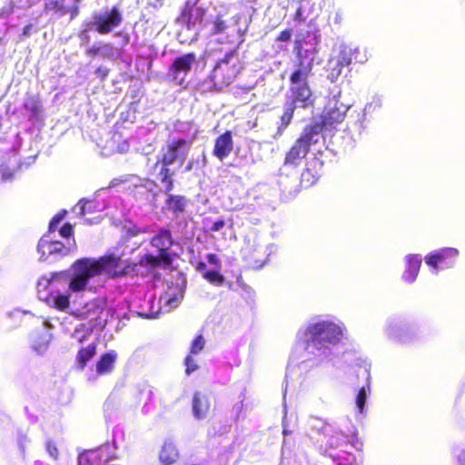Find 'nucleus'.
<instances>
[{
	"label": "nucleus",
	"mask_w": 465,
	"mask_h": 465,
	"mask_svg": "<svg viewBox=\"0 0 465 465\" xmlns=\"http://www.w3.org/2000/svg\"><path fill=\"white\" fill-rule=\"evenodd\" d=\"M329 446H330L331 448H333V447L337 446V444H334L333 442H330Z\"/></svg>",
	"instance_id": "nucleus-47"
},
{
	"label": "nucleus",
	"mask_w": 465,
	"mask_h": 465,
	"mask_svg": "<svg viewBox=\"0 0 465 465\" xmlns=\"http://www.w3.org/2000/svg\"><path fill=\"white\" fill-rule=\"evenodd\" d=\"M192 142L184 138H176L171 141L162 150V153L157 157L156 165H163L171 167V165L178 161L183 163L191 149Z\"/></svg>",
	"instance_id": "nucleus-8"
},
{
	"label": "nucleus",
	"mask_w": 465,
	"mask_h": 465,
	"mask_svg": "<svg viewBox=\"0 0 465 465\" xmlns=\"http://www.w3.org/2000/svg\"><path fill=\"white\" fill-rule=\"evenodd\" d=\"M50 453H51V455L56 456L58 451H57L56 448L54 447L52 450H50Z\"/></svg>",
	"instance_id": "nucleus-46"
},
{
	"label": "nucleus",
	"mask_w": 465,
	"mask_h": 465,
	"mask_svg": "<svg viewBox=\"0 0 465 465\" xmlns=\"http://www.w3.org/2000/svg\"><path fill=\"white\" fill-rule=\"evenodd\" d=\"M146 232H149V229L147 227H143V228L137 229L136 232L133 234L136 235L138 233H146Z\"/></svg>",
	"instance_id": "nucleus-45"
},
{
	"label": "nucleus",
	"mask_w": 465,
	"mask_h": 465,
	"mask_svg": "<svg viewBox=\"0 0 465 465\" xmlns=\"http://www.w3.org/2000/svg\"><path fill=\"white\" fill-rule=\"evenodd\" d=\"M292 34V29H291V28L282 30L278 35L276 40L279 42H288L291 40Z\"/></svg>",
	"instance_id": "nucleus-34"
},
{
	"label": "nucleus",
	"mask_w": 465,
	"mask_h": 465,
	"mask_svg": "<svg viewBox=\"0 0 465 465\" xmlns=\"http://www.w3.org/2000/svg\"><path fill=\"white\" fill-rule=\"evenodd\" d=\"M308 341L316 350L328 349L338 344L342 337L341 329L333 322H317L307 331Z\"/></svg>",
	"instance_id": "nucleus-6"
},
{
	"label": "nucleus",
	"mask_w": 465,
	"mask_h": 465,
	"mask_svg": "<svg viewBox=\"0 0 465 465\" xmlns=\"http://www.w3.org/2000/svg\"><path fill=\"white\" fill-rule=\"evenodd\" d=\"M322 168L323 162L320 158L314 156L307 160L300 175L299 187L290 191L284 188L282 193L289 196H293L302 189H309L314 186L322 175Z\"/></svg>",
	"instance_id": "nucleus-9"
},
{
	"label": "nucleus",
	"mask_w": 465,
	"mask_h": 465,
	"mask_svg": "<svg viewBox=\"0 0 465 465\" xmlns=\"http://www.w3.org/2000/svg\"><path fill=\"white\" fill-rule=\"evenodd\" d=\"M122 259L114 253H108L94 258H81L76 260L73 265V275L68 284V290L72 292H84L91 278L105 274L107 278H120V267Z\"/></svg>",
	"instance_id": "nucleus-2"
},
{
	"label": "nucleus",
	"mask_w": 465,
	"mask_h": 465,
	"mask_svg": "<svg viewBox=\"0 0 465 465\" xmlns=\"http://www.w3.org/2000/svg\"><path fill=\"white\" fill-rule=\"evenodd\" d=\"M70 20L74 19L79 15V5H74L69 9Z\"/></svg>",
	"instance_id": "nucleus-40"
},
{
	"label": "nucleus",
	"mask_w": 465,
	"mask_h": 465,
	"mask_svg": "<svg viewBox=\"0 0 465 465\" xmlns=\"http://www.w3.org/2000/svg\"><path fill=\"white\" fill-rule=\"evenodd\" d=\"M193 168V160H190L185 167H184V172H190L192 169Z\"/></svg>",
	"instance_id": "nucleus-44"
},
{
	"label": "nucleus",
	"mask_w": 465,
	"mask_h": 465,
	"mask_svg": "<svg viewBox=\"0 0 465 465\" xmlns=\"http://www.w3.org/2000/svg\"><path fill=\"white\" fill-rule=\"evenodd\" d=\"M81 0H74V2L76 3L75 5H78V3L80 2Z\"/></svg>",
	"instance_id": "nucleus-48"
},
{
	"label": "nucleus",
	"mask_w": 465,
	"mask_h": 465,
	"mask_svg": "<svg viewBox=\"0 0 465 465\" xmlns=\"http://www.w3.org/2000/svg\"><path fill=\"white\" fill-rule=\"evenodd\" d=\"M62 237L69 238L74 235V226L70 223H64L59 230Z\"/></svg>",
	"instance_id": "nucleus-33"
},
{
	"label": "nucleus",
	"mask_w": 465,
	"mask_h": 465,
	"mask_svg": "<svg viewBox=\"0 0 465 465\" xmlns=\"http://www.w3.org/2000/svg\"><path fill=\"white\" fill-rule=\"evenodd\" d=\"M206 258L210 264H213L218 268L221 267V261L215 253H209L207 254Z\"/></svg>",
	"instance_id": "nucleus-37"
},
{
	"label": "nucleus",
	"mask_w": 465,
	"mask_h": 465,
	"mask_svg": "<svg viewBox=\"0 0 465 465\" xmlns=\"http://www.w3.org/2000/svg\"><path fill=\"white\" fill-rule=\"evenodd\" d=\"M204 15L205 9L203 7L198 6L196 2L186 1L178 20L188 26H194L203 23Z\"/></svg>",
	"instance_id": "nucleus-15"
},
{
	"label": "nucleus",
	"mask_w": 465,
	"mask_h": 465,
	"mask_svg": "<svg viewBox=\"0 0 465 465\" xmlns=\"http://www.w3.org/2000/svg\"><path fill=\"white\" fill-rule=\"evenodd\" d=\"M347 108L337 100L329 101L321 114V122L310 124L309 125H318L320 128L319 135L324 128H331L334 125L343 122Z\"/></svg>",
	"instance_id": "nucleus-10"
},
{
	"label": "nucleus",
	"mask_w": 465,
	"mask_h": 465,
	"mask_svg": "<svg viewBox=\"0 0 465 465\" xmlns=\"http://www.w3.org/2000/svg\"><path fill=\"white\" fill-rule=\"evenodd\" d=\"M457 460L460 465H465V450L460 453Z\"/></svg>",
	"instance_id": "nucleus-42"
},
{
	"label": "nucleus",
	"mask_w": 465,
	"mask_h": 465,
	"mask_svg": "<svg viewBox=\"0 0 465 465\" xmlns=\"http://www.w3.org/2000/svg\"><path fill=\"white\" fill-rule=\"evenodd\" d=\"M100 51L101 48L99 46H90L86 49L85 53L87 55L95 56L100 53Z\"/></svg>",
	"instance_id": "nucleus-38"
},
{
	"label": "nucleus",
	"mask_w": 465,
	"mask_h": 465,
	"mask_svg": "<svg viewBox=\"0 0 465 465\" xmlns=\"http://www.w3.org/2000/svg\"><path fill=\"white\" fill-rule=\"evenodd\" d=\"M319 131L318 125H306L285 153L283 165L298 167L310 153L311 147L319 142Z\"/></svg>",
	"instance_id": "nucleus-5"
},
{
	"label": "nucleus",
	"mask_w": 465,
	"mask_h": 465,
	"mask_svg": "<svg viewBox=\"0 0 465 465\" xmlns=\"http://www.w3.org/2000/svg\"><path fill=\"white\" fill-rule=\"evenodd\" d=\"M116 360V353L112 351L103 354L96 362V372L99 375H104L111 372Z\"/></svg>",
	"instance_id": "nucleus-23"
},
{
	"label": "nucleus",
	"mask_w": 465,
	"mask_h": 465,
	"mask_svg": "<svg viewBox=\"0 0 465 465\" xmlns=\"http://www.w3.org/2000/svg\"><path fill=\"white\" fill-rule=\"evenodd\" d=\"M25 110L30 112V119H37L42 111V103L38 96L31 95L26 97L23 104Z\"/></svg>",
	"instance_id": "nucleus-25"
},
{
	"label": "nucleus",
	"mask_w": 465,
	"mask_h": 465,
	"mask_svg": "<svg viewBox=\"0 0 465 465\" xmlns=\"http://www.w3.org/2000/svg\"><path fill=\"white\" fill-rule=\"evenodd\" d=\"M109 72L110 70L104 66H99L95 70L97 77H99L101 80H104L108 76Z\"/></svg>",
	"instance_id": "nucleus-36"
},
{
	"label": "nucleus",
	"mask_w": 465,
	"mask_h": 465,
	"mask_svg": "<svg viewBox=\"0 0 465 465\" xmlns=\"http://www.w3.org/2000/svg\"><path fill=\"white\" fill-rule=\"evenodd\" d=\"M204 345H205V341H204L203 335L202 334L196 335L191 343L190 354L191 355L198 354L199 352H201L203 350Z\"/></svg>",
	"instance_id": "nucleus-29"
},
{
	"label": "nucleus",
	"mask_w": 465,
	"mask_h": 465,
	"mask_svg": "<svg viewBox=\"0 0 465 465\" xmlns=\"http://www.w3.org/2000/svg\"><path fill=\"white\" fill-rule=\"evenodd\" d=\"M153 173L155 177V181H153L154 186H162L166 193H169L174 189V176L175 170L172 167L156 165L154 163L153 165Z\"/></svg>",
	"instance_id": "nucleus-16"
},
{
	"label": "nucleus",
	"mask_w": 465,
	"mask_h": 465,
	"mask_svg": "<svg viewBox=\"0 0 465 465\" xmlns=\"http://www.w3.org/2000/svg\"><path fill=\"white\" fill-rule=\"evenodd\" d=\"M162 463L171 465L174 463L178 458V450L172 443H164L159 454Z\"/></svg>",
	"instance_id": "nucleus-24"
},
{
	"label": "nucleus",
	"mask_w": 465,
	"mask_h": 465,
	"mask_svg": "<svg viewBox=\"0 0 465 465\" xmlns=\"http://www.w3.org/2000/svg\"><path fill=\"white\" fill-rule=\"evenodd\" d=\"M39 246L42 248H47L50 254H66L67 252L66 247L61 242H47L42 239Z\"/></svg>",
	"instance_id": "nucleus-27"
},
{
	"label": "nucleus",
	"mask_w": 465,
	"mask_h": 465,
	"mask_svg": "<svg viewBox=\"0 0 465 465\" xmlns=\"http://www.w3.org/2000/svg\"><path fill=\"white\" fill-rule=\"evenodd\" d=\"M195 269L197 270V272L203 273L204 272H206V264L203 262H197Z\"/></svg>",
	"instance_id": "nucleus-41"
},
{
	"label": "nucleus",
	"mask_w": 465,
	"mask_h": 465,
	"mask_svg": "<svg viewBox=\"0 0 465 465\" xmlns=\"http://www.w3.org/2000/svg\"><path fill=\"white\" fill-rule=\"evenodd\" d=\"M96 344L94 342L88 344L86 347H81L75 357L76 369L83 371L87 362L96 354Z\"/></svg>",
	"instance_id": "nucleus-21"
},
{
	"label": "nucleus",
	"mask_w": 465,
	"mask_h": 465,
	"mask_svg": "<svg viewBox=\"0 0 465 465\" xmlns=\"http://www.w3.org/2000/svg\"><path fill=\"white\" fill-rule=\"evenodd\" d=\"M366 391L364 388L360 389L356 397V404L361 411H363L365 402H366Z\"/></svg>",
	"instance_id": "nucleus-32"
},
{
	"label": "nucleus",
	"mask_w": 465,
	"mask_h": 465,
	"mask_svg": "<svg viewBox=\"0 0 465 465\" xmlns=\"http://www.w3.org/2000/svg\"><path fill=\"white\" fill-rule=\"evenodd\" d=\"M227 28V25L224 20H223L221 15H217L213 22V34L218 35L224 32Z\"/></svg>",
	"instance_id": "nucleus-30"
},
{
	"label": "nucleus",
	"mask_w": 465,
	"mask_h": 465,
	"mask_svg": "<svg viewBox=\"0 0 465 465\" xmlns=\"http://www.w3.org/2000/svg\"><path fill=\"white\" fill-rule=\"evenodd\" d=\"M459 251L455 248H442L425 256L428 266L438 270L452 267L458 261Z\"/></svg>",
	"instance_id": "nucleus-11"
},
{
	"label": "nucleus",
	"mask_w": 465,
	"mask_h": 465,
	"mask_svg": "<svg viewBox=\"0 0 465 465\" xmlns=\"http://www.w3.org/2000/svg\"><path fill=\"white\" fill-rule=\"evenodd\" d=\"M225 226V222L223 219H219L213 223L209 231L212 232H216L222 230Z\"/></svg>",
	"instance_id": "nucleus-35"
},
{
	"label": "nucleus",
	"mask_w": 465,
	"mask_h": 465,
	"mask_svg": "<svg viewBox=\"0 0 465 465\" xmlns=\"http://www.w3.org/2000/svg\"><path fill=\"white\" fill-rule=\"evenodd\" d=\"M68 276L67 272H54L50 277H42L37 283L38 297L57 311H64L70 305L69 294H54L53 284Z\"/></svg>",
	"instance_id": "nucleus-7"
},
{
	"label": "nucleus",
	"mask_w": 465,
	"mask_h": 465,
	"mask_svg": "<svg viewBox=\"0 0 465 465\" xmlns=\"http://www.w3.org/2000/svg\"><path fill=\"white\" fill-rule=\"evenodd\" d=\"M210 408L208 398L203 393L196 391L193 398V411L197 419L204 417Z\"/></svg>",
	"instance_id": "nucleus-22"
},
{
	"label": "nucleus",
	"mask_w": 465,
	"mask_h": 465,
	"mask_svg": "<svg viewBox=\"0 0 465 465\" xmlns=\"http://www.w3.org/2000/svg\"><path fill=\"white\" fill-rule=\"evenodd\" d=\"M66 214V211L64 210L61 213L55 214L51 221L58 225V223L64 218V215Z\"/></svg>",
	"instance_id": "nucleus-39"
},
{
	"label": "nucleus",
	"mask_w": 465,
	"mask_h": 465,
	"mask_svg": "<svg viewBox=\"0 0 465 465\" xmlns=\"http://www.w3.org/2000/svg\"><path fill=\"white\" fill-rule=\"evenodd\" d=\"M421 259L419 255L410 254L406 258V269L402 274V279L409 283H412L420 272Z\"/></svg>",
	"instance_id": "nucleus-18"
},
{
	"label": "nucleus",
	"mask_w": 465,
	"mask_h": 465,
	"mask_svg": "<svg viewBox=\"0 0 465 465\" xmlns=\"http://www.w3.org/2000/svg\"><path fill=\"white\" fill-rule=\"evenodd\" d=\"M123 21L121 12L117 6H113L108 12L99 14L94 21V29L100 35H107Z\"/></svg>",
	"instance_id": "nucleus-13"
},
{
	"label": "nucleus",
	"mask_w": 465,
	"mask_h": 465,
	"mask_svg": "<svg viewBox=\"0 0 465 465\" xmlns=\"http://www.w3.org/2000/svg\"><path fill=\"white\" fill-rule=\"evenodd\" d=\"M297 62L289 76V99L284 105L281 115V124L277 128V134H282L290 125L296 108H308L314 104L312 90L309 78L312 74V60H306L301 54L297 56Z\"/></svg>",
	"instance_id": "nucleus-1"
},
{
	"label": "nucleus",
	"mask_w": 465,
	"mask_h": 465,
	"mask_svg": "<svg viewBox=\"0 0 465 465\" xmlns=\"http://www.w3.org/2000/svg\"><path fill=\"white\" fill-rule=\"evenodd\" d=\"M203 277L210 283L216 286H222L225 281L219 270L206 271L203 272Z\"/></svg>",
	"instance_id": "nucleus-28"
},
{
	"label": "nucleus",
	"mask_w": 465,
	"mask_h": 465,
	"mask_svg": "<svg viewBox=\"0 0 465 465\" xmlns=\"http://www.w3.org/2000/svg\"><path fill=\"white\" fill-rule=\"evenodd\" d=\"M56 228H57V224L53 223L52 221H50L49 226H48V232L51 233V232H55Z\"/></svg>",
	"instance_id": "nucleus-43"
},
{
	"label": "nucleus",
	"mask_w": 465,
	"mask_h": 465,
	"mask_svg": "<svg viewBox=\"0 0 465 465\" xmlns=\"http://www.w3.org/2000/svg\"><path fill=\"white\" fill-rule=\"evenodd\" d=\"M143 255H142L138 262L132 261L130 259L122 261V264L120 267V278H125V277H138L140 272V267L141 266H149L148 263L143 262Z\"/></svg>",
	"instance_id": "nucleus-20"
},
{
	"label": "nucleus",
	"mask_w": 465,
	"mask_h": 465,
	"mask_svg": "<svg viewBox=\"0 0 465 465\" xmlns=\"http://www.w3.org/2000/svg\"><path fill=\"white\" fill-rule=\"evenodd\" d=\"M165 206L173 214L178 216L185 212L189 200L184 195L180 194H168L165 199Z\"/></svg>",
	"instance_id": "nucleus-19"
},
{
	"label": "nucleus",
	"mask_w": 465,
	"mask_h": 465,
	"mask_svg": "<svg viewBox=\"0 0 465 465\" xmlns=\"http://www.w3.org/2000/svg\"><path fill=\"white\" fill-rule=\"evenodd\" d=\"M196 61L194 53H187L176 57L169 67L172 80L182 85Z\"/></svg>",
	"instance_id": "nucleus-12"
},
{
	"label": "nucleus",
	"mask_w": 465,
	"mask_h": 465,
	"mask_svg": "<svg viewBox=\"0 0 465 465\" xmlns=\"http://www.w3.org/2000/svg\"><path fill=\"white\" fill-rule=\"evenodd\" d=\"M367 61L368 55L365 48L345 46L341 50L337 58L338 74L344 66H349L351 64H362Z\"/></svg>",
	"instance_id": "nucleus-14"
},
{
	"label": "nucleus",
	"mask_w": 465,
	"mask_h": 465,
	"mask_svg": "<svg viewBox=\"0 0 465 465\" xmlns=\"http://www.w3.org/2000/svg\"><path fill=\"white\" fill-rule=\"evenodd\" d=\"M150 245L157 251V255L153 253L143 254V262L151 268H167L173 262L170 250L174 245V238L172 232L166 227H161L149 240Z\"/></svg>",
	"instance_id": "nucleus-3"
},
{
	"label": "nucleus",
	"mask_w": 465,
	"mask_h": 465,
	"mask_svg": "<svg viewBox=\"0 0 465 465\" xmlns=\"http://www.w3.org/2000/svg\"><path fill=\"white\" fill-rule=\"evenodd\" d=\"M233 146L232 132L226 130L215 138L213 155L218 160L223 161L232 153Z\"/></svg>",
	"instance_id": "nucleus-17"
},
{
	"label": "nucleus",
	"mask_w": 465,
	"mask_h": 465,
	"mask_svg": "<svg viewBox=\"0 0 465 465\" xmlns=\"http://www.w3.org/2000/svg\"><path fill=\"white\" fill-rule=\"evenodd\" d=\"M330 457L337 462V465H356L355 455L346 450L337 454H330Z\"/></svg>",
	"instance_id": "nucleus-26"
},
{
	"label": "nucleus",
	"mask_w": 465,
	"mask_h": 465,
	"mask_svg": "<svg viewBox=\"0 0 465 465\" xmlns=\"http://www.w3.org/2000/svg\"><path fill=\"white\" fill-rule=\"evenodd\" d=\"M184 364L186 366L185 368V373L187 375H190L192 372L198 370L199 366L196 363L195 360L192 357L191 354L187 355L184 360Z\"/></svg>",
	"instance_id": "nucleus-31"
},
{
	"label": "nucleus",
	"mask_w": 465,
	"mask_h": 465,
	"mask_svg": "<svg viewBox=\"0 0 465 465\" xmlns=\"http://www.w3.org/2000/svg\"><path fill=\"white\" fill-rule=\"evenodd\" d=\"M241 66L237 51L232 50L217 62L208 79L212 82L211 91L219 92L229 86L240 74Z\"/></svg>",
	"instance_id": "nucleus-4"
}]
</instances>
